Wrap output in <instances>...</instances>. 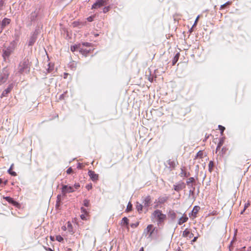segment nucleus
Returning a JSON list of instances; mask_svg holds the SVG:
<instances>
[{"instance_id":"nucleus-1","label":"nucleus","mask_w":251,"mask_h":251,"mask_svg":"<svg viewBox=\"0 0 251 251\" xmlns=\"http://www.w3.org/2000/svg\"><path fill=\"white\" fill-rule=\"evenodd\" d=\"M151 218L155 220L157 225H159L163 223L167 219V216L162 213V211L159 209L154 210L152 214Z\"/></svg>"},{"instance_id":"nucleus-2","label":"nucleus","mask_w":251,"mask_h":251,"mask_svg":"<svg viewBox=\"0 0 251 251\" xmlns=\"http://www.w3.org/2000/svg\"><path fill=\"white\" fill-rule=\"evenodd\" d=\"M9 74V71L6 68H4L2 70V72L0 74V85L6 82Z\"/></svg>"},{"instance_id":"nucleus-3","label":"nucleus","mask_w":251,"mask_h":251,"mask_svg":"<svg viewBox=\"0 0 251 251\" xmlns=\"http://www.w3.org/2000/svg\"><path fill=\"white\" fill-rule=\"evenodd\" d=\"M14 50V47L9 46L6 48H4L3 49L2 51V57L4 60H6L7 59H8L10 55L12 53V52Z\"/></svg>"},{"instance_id":"nucleus-4","label":"nucleus","mask_w":251,"mask_h":251,"mask_svg":"<svg viewBox=\"0 0 251 251\" xmlns=\"http://www.w3.org/2000/svg\"><path fill=\"white\" fill-rule=\"evenodd\" d=\"M29 71V67L27 62L25 61H24L21 62L19 66V72L21 74H23V73Z\"/></svg>"},{"instance_id":"nucleus-5","label":"nucleus","mask_w":251,"mask_h":251,"mask_svg":"<svg viewBox=\"0 0 251 251\" xmlns=\"http://www.w3.org/2000/svg\"><path fill=\"white\" fill-rule=\"evenodd\" d=\"M108 0H97L93 4L92 9H98L104 6Z\"/></svg>"},{"instance_id":"nucleus-6","label":"nucleus","mask_w":251,"mask_h":251,"mask_svg":"<svg viewBox=\"0 0 251 251\" xmlns=\"http://www.w3.org/2000/svg\"><path fill=\"white\" fill-rule=\"evenodd\" d=\"M185 187L186 185L183 181H179L174 185V189L177 192H179L182 190L185 189Z\"/></svg>"},{"instance_id":"nucleus-7","label":"nucleus","mask_w":251,"mask_h":251,"mask_svg":"<svg viewBox=\"0 0 251 251\" xmlns=\"http://www.w3.org/2000/svg\"><path fill=\"white\" fill-rule=\"evenodd\" d=\"M152 202V198L151 196L148 195L145 197L143 201V203L145 207L148 208L151 205Z\"/></svg>"},{"instance_id":"nucleus-8","label":"nucleus","mask_w":251,"mask_h":251,"mask_svg":"<svg viewBox=\"0 0 251 251\" xmlns=\"http://www.w3.org/2000/svg\"><path fill=\"white\" fill-rule=\"evenodd\" d=\"M74 191V188L72 186H68V185H63L62 188V193L64 195L67 193H72Z\"/></svg>"},{"instance_id":"nucleus-9","label":"nucleus","mask_w":251,"mask_h":251,"mask_svg":"<svg viewBox=\"0 0 251 251\" xmlns=\"http://www.w3.org/2000/svg\"><path fill=\"white\" fill-rule=\"evenodd\" d=\"M88 175L93 181H97L99 179V175L96 174L94 171L89 170Z\"/></svg>"},{"instance_id":"nucleus-10","label":"nucleus","mask_w":251,"mask_h":251,"mask_svg":"<svg viewBox=\"0 0 251 251\" xmlns=\"http://www.w3.org/2000/svg\"><path fill=\"white\" fill-rule=\"evenodd\" d=\"M3 199L7 201L9 203L12 204L13 205L17 207H20V204L18 202L14 201L12 198L10 197H3Z\"/></svg>"},{"instance_id":"nucleus-11","label":"nucleus","mask_w":251,"mask_h":251,"mask_svg":"<svg viewBox=\"0 0 251 251\" xmlns=\"http://www.w3.org/2000/svg\"><path fill=\"white\" fill-rule=\"evenodd\" d=\"M13 84H9L8 87L2 92L1 95V98L6 97L7 95L11 92V91L13 89Z\"/></svg>"},{"instance_id":"nucleus-12","label":"nucleus","mask_w":251,"mask_h":251,"mask_svg":"<svg viewBox=\"0 0 251 251\" xmlns=\"http://www.w3.org/2000/svg\"><path fill=\"white\" fill-rule=\"evenodd\" d=\"M182 236L184 237L191 239L194 236V234L190 232L189 229L186 228L183 231Z\"/></svg>"},{"instance_id":"nucleus-13","label":"nucleus","mask_w":251,"mask_h":251,"mask_svg":"<svg viewBox=\"0 0 251 251\" xmlns=\"http://www.w3.org/2000/svg\"><path fill=\"white\" fill-rule=\"evenodd\" d=\"M180 170L181 172L180 173V176L181 177H187L190 175V173L187 172L186 168H185V167H181Z\"/></svg>"},{"instance_id":"nucleus-14","label":"nucleus","mask_w":251,"mask_h":251,"mask_svg":"<svg viewBox=\"0 0 251 251\" xmlns=\"http://www.w3.org/2000/svg\"><path fill=\"white\" fill-rule=\"evenodd\" d=\"M169 199L168 196H162L158 198V203L160 204H163L166 202Z\"/></svg>"},{"instance_id":"nucleus-15","label":"nucleus","mask_w":251,"mask_h":251,"mask_svg":"<svg viewBox=\"0 0 251 251\" xmlns=\"http://www.w3.org/2000/svg\"><path fill=\"white\" fill-rule=\"evenodd\" d=\"M145 231H147L148 233H149V236L151 237L154 231V229H153V225H149L147 226L146 229H145Z\"/></svg>"},{"instance_id":"nucleus-16","label":"nucleus","mask_w":251,"mask_h":251,"mask_svg":"<svg viewBox=\"0 0 251 251\" xmlns=\"http://www.w3.org/2000/svg\"><path fill=\"white\" fill-rule=\"evenodd\" d=\"M10 19H8L7 18H5L3 19V20L2 21V23H1V28H2V29H3V28L6 25H9L10 23Z\"/></svg>"},{"instance_id":"nucleus-17","label":"nucleus","mask_w":251,"mask_h":251,"mask_svg":"<svg viewBox=\"0 0 251 251\" xmlns=\"http://www.w3.org/2000/svg\"><path fill=\"white\" fill-rule=\"evenodd\" d=\"M82 46L81 43H79L71 47V50L74 52L77 50H80V47Z\"/></svg>"},{"instance_id":"nucleus-18","label":"nucleus","mask_w":251,"mask_h":251,"mask_svg":"<svg viewBox=\"0 0 251 251\" xmlns=\"http://www.w3.org/2000/svg\"><path fill=\"white\" fill-rule=\"evenodd\" d=\"M188 220V218L186 216V215L183 216L179 219L178 224L179 225H181L182 224L186 222Z\"/></svg>"},{"instance_id":"nucleus-19","label":"nucleus","mask_w":251,"mask_h":251,"mask_svg":"<svg viewBox=\"0 0 251 251\" xmlns=\"http://www.w3.org/2000/svg\"><path fill=\"white\" fill-rule=\"evenodd\" d=\"M90 51V50H87L81 46L79 52L83 55H86Z\"/></svg>"},{"instance_id":"nucleus-20","label":"nucleus","mask_w":251,"mask_h":251,"mask_svg":"<svg viewBox=\"0 0 251 251\" xmlns=\"http://www.w3.org/2000/svg\"><path fill=\"white\" fill-rule=\"evenodd\" d=\"M224 143V139L223 138H221L216 148V152L218 151L219 150H220V148L223 145Z\"/></svg>"},{"instance_id":"nucleus-21","label":"nucleus","mask_w":251,"mask_h":251,"mask_svg":"<svg viewBox=\"0 0 251 251\" xmlns=\"http://www.w3.org/2000/svg\"><path fill=\"white\" fill-rule=\"evenodd\" d=\"M180 56V53L179 52L177 53L174 57V59L172 61L173 65H175L176 63L178 61L179 57Z\"/></svg>"},{"instance_id":"nucleus-22","label":"nucleus","mask_w":251,"mask_h":251,"mask_svg":"<svg viewBox=\"0 0 251 251\" xmlns=\"http://www.w3.org/2000/svg\"><path fill=\"white\" fill-rule=\"evenodd\" d=\"M67 230L70 233H73V226L72 223L69 221L67 223Z\"/></svg>"},{"instance_id":"nucleus-23","label":"nucleus","mask_w":251,"mask_h":251,"mask_svg":"<svg viewBox=\"0 0 251 251\" xmlns=\"http://www.w3.org/2000/svg\"><path fill=\"white\" fill-rule=\"evenodd\" d=\"M168 216L172 219H175L176 218V214L173 210H170L168 213Z\"/></svg>"},{"instance_id":"nucleus-24","label":"nucleus","mask_w":251,"mask_h":251,"mask_svg":"<svg viewBox=\"0 0 251 251\" xmlns=\"http://www.w3.org/2000/svg\"><path fill=\"white\" fill-rule=\"evenodd\" d=\"M200 209V207L199 206H194L192 210V214L194 215L195 217H196L197 214L198 213Z\"/></svg>"},{"instance_id":"nucleus-25","label":"nucleus","mask_w":251,"mask_h":251,"mask_svg":"<svg viewBox=\"0 0 251 251\" xmlns=\"http://www.w3.org/2000/svg\"><path fill=\"white\" fill-rule=\"evenodd\" d=\"M203 157V152L202 151H199L195 157L194 158V159H197V158H202Z\"/></svg>"},{"instance_id":"nucleus-26","label":"nucleus","mask_w":251,"mask_h":251,"mask_svg":"<svg viewBox=\"0 0 251 251\" xmlns=\"http://www.w3.org/2000/svg\"><path fill=\"white\" fill-rule=\"evenodd\" d=\"M37 15H38V14L36 11H34V12H32V13L31 14V15H30V20L31 21L35 20L36 19V18H37Z\"/></svg>"},{"instance_id":"nucleus-27","label":"nucleus","mask_w":251,"mask_h":251,"mask_svg":"<svg viewBox=\"0 0 251 251\" xmlns=\"http://www.w3.org/2000/svg\"><path fill=\"white\" fill-rule=\"evenodd\" d=\"M195 182V178L193 177L189 178L187 181L186 184L187 185H190L191 183H194Z\"/></svg>"},{"instance_id":"nucleus-28","label":"nucleus","mask_w":251,"mask_h":251,"mask_svg":"<svg viewBox=\"0 0 251 251\" xmlns=\"http://www.w3.org/2000/svg\"><path fill=\"white\" fill-rule=\"evenodd\" d=\"M144 206V205L137 202L136 204V209L138 210V211L141 212L142 211L143 207Z\"/></svg>"},{"instance_id":"nucleus-29","label":"nucleus","mask_w":251,"mask_h":251,"mask_svg":"<svg viewBox=\"0 0 251 251\" xmlns=\"http://www.w3.org/2000/svg\"><path fill=\"white\" fill-rule=\"evenodd\" d=\"M89 216V213H82L80 215V218L83 220H87Z\"/></svg>"},{"instance_id":"nucleus-30","label":"nucleus","mask_w":251,"mask_h":251,"mask_svg":"<svg viewBox=\"0 0 251 251\" xmlns=\"http://www.w3.org/2000/svg\"><path fill=\"white\" fill-rule=\"evenodd\" d=\"M128 219L126 217H124L122 220V224L126 226L128 224Z\"/></svg>"},{"instance_id":"nucleus-31","label":"nucleus","mask_w":251,"mask_h":251,"mask_svg":"<svg viewBox=\"0 0 251 251\" xmlns=\"http://www.w3.org/2000/svg\"><path fill=\"white\" fill-rule=\"evenodd\" d=\"M213 167H214V163L213 161H210L209 163V164H208V168H209V171L211 172H212L213 169Z\"/></svg>"},{"instance_id":"nucleus-32","label":"nucleus","mask_w":251,"mask_h":251,"mask_svg":"<svg viewBox=\"0 0 251 251\" xmlns=\"http://www.w3.org/2000/svg\"><path fill=\"white\" fill-rule=\"evenodd\" d=\"M231 3V2L228 1L226 2V3L222 5L220 7V9H223L225 8L227 6L230 5Z\"/></svg>"},{"instance_id":"nucleus-33","label":"nucleus","mask_w":251,"mask_h":251,"mask_svg":"<svg viewBox=\"0 0 251 251\" xmlns=\"http://www.w3.org/2000/svg\"><path fill=\"white\" fill-rule=\"evenodd\" d=\"M132 205L131 203L130 202H129L127 205L126 210L127 212L130 211L132 210Z\"/></svg>"},{"instance_id":"nucleus-34","label":"nucleus","mask_w":251,"mask_h":251,"mask_svg":"<svg viewBox=\"0 0 251 251\" xmlns=\"http://www.w3.org/2000/svg\"><path fill=\"white\" fill-rule=\"evenodd\" d=\"M56 240L59 242H62L64 239L61 235H58L56 236Z\"/></svg>"},{"instance_id":"nucleus-35","label":"nucleus","mask_w":251,"mask_h":251,"mask_svg":"<svg viewBox=\"0 0 251 251\" xmlns=\"http://www.w3.org/2000/svg\"><path fill=\"white\" fill-rule=\"evenodd\" d=\"M12 166H11L10 169L8 170V173L12 176H16L17 174L15 172L12 171Z\"/></svg>"},{"instance_id":"nucleus-36","label":"nucleus","mask_w":251,"mask_h":251,"mask_svg":"<svg viewBox=\"0 0 251 251\" xmlns=\"http://www.w3.org/2000/svg\"><path fill=\"white\" fill-rule=\"evenodd\" d=\"M81 44L82 45V47H83V48L84 47H90L92 46V44L88 42L81 43Z\"/></svg>"},{"instance_id":"nucleus-37","label":"nucleus","mask_w":251,"mask_h":251,"mask_svg":"<svg viewBox=\"0 0 251 251\" xmlns=\"http://www.w3.org/2000/svg\"><path fill=\"white\" fill-rule=\"evenodd\" d=\"M83 204L85 206L88 207L90 206V201L88 200L85 199L83 201Z\"/></svg>"},{"instance_id":"nucleus-38","label":"nucleus","mask_w":251,"mask_h":251,"mask_svg":"<svg viewBox=\"0 0 251 251\" xmlns=\"http://www.w3.org/2000/svg\"><path fill=\"white\" fill-rule=\"evenodd\" d=\"M219 129L221 131V134L222 135L223 134V132L225 129V127L221 125H219L218 126Z\"/></svg>"},{"instance_id":"nucleus-39","label":"nucleus","mask_w":251,"mask_h":251,"mask_svg":"<svg viewBox=\"0 0 251 251\" xmlns=\"http://www.w3.org/2000/svg\"><path fill=\"white\" fill-rule=\"evenodd\" d=\"M109 9H110L109 6L105 7L103 9V12L105 13L107 12L109 10Z\"/></svg>"},{"instance_id":"nucleus-40","label":"nucleus","mask_w":251,"mask_h":251,"mask_svg":"<svg viewBox=\"0 0 251 251\" xmlns=\"http://www.w3.org/2000/svg\"><path fill=\"white\" fill-rule=\"evenodd\" d=\"M86 188L88 190H91L92 188V184L91 183H89V184H88L87 185H86Z\"/></svg>"},{"instance_id":"nucleus-41","label":"nucleus","mask_w":251,"mask_h":251,"mask_svg":"<svg viewBox=\"0 0 251 251\" xmlns=\"http://www.w3.org/2000/svg\"><path fill=\"white\" fill-rule=\"evenodd\" d=\"M73 172V171L71 167H70L69 168H68L66 171V173L67 174H71Z\"/></svg>"},{"instance_id":"nucleus-42","label":"nucleus","mask_w":251,"mask_h":251,"mask_svg":"<svg viewBox=\"0 0 251 251\" xmlns=\"http://www.w3.org/2000/svg\"><path fill=\"white\" fill-rule=\"evenodd\" d=\"M80 210L82 213H88L86 209L83 207H81Z\"/></svg>"},{"instance_id":"nucleus-43","label":"nucleus","mask_w":251,"mask_h":251,"mask_svg":"<svg viewBox=\"0 0 251 251\" xmlns=\"http://www.w3.org/2000/svg\"><path fill=\"white\" fill-rule=\"evenodd\" d=\"M74 187L75 188V189H78L79 187H80V185L78 183H75L74 184Z\"/></svg>"},{"instance_id":"nucleus-44","label":"nucleus","mask_w":251,"mask_h":251,"mask_svg":"<svg viewBox=\"0 0 251 251\" xmlns=\"http://www.w3.org/2000/svg\"><path fill=\"white\" fill-rule=\"evenodd\" d=\"M61 201V196L60 195H58L57 196V203H59Z\"/></svg>"},{"instance_id":"nucleus-45","label":"nucleus","mask_w":251,"mask_h":251,"mask_svg":"<svg viewBox=\"0 0 251 251\" xmlns=\"http://www.w3.org/2000/svg\"><path fill=\"white\" fill-rule=\"evenodd\" d=\"M93 17H89L88 18H87V20L89 21V22H92L93 21Z\"/></svg>"},{"instance_id":"nucleus-46","label":"nucleus","mask_w":251,"mask_h":251,"mask_svg":"<svg viewBox=\"0 0 251 251\" xmlns=\"http://www.w3.org/2000/svg\"><path fill=\"white\" fill-rule=\"evenodd\" d=\"M45 249L47 251H53L50 248L45 247Z\"/></svg>"},{"instance_id":"nucleus-47","label":"nucleus","mask_w":251,"mask_h":251,"mask_svg":"<svg viewBox=\"0 0 251 251\" xmlns=\"http://www.w3.org/2000/svg\"><path fill=\"white\" fill-rule=\"evenodd\" d=\"M61 228L64 231H66L67 229V227L66 226H62Z\"/></svg>"},{"instance_id":"nucleus-48","label":"nucleus","mask_w":251,"mask_h":251,"mask_svg":"<svg viewBox=\"0 0 251 251\" xmlns=\"http://www.w3.org/2000/svg\"><path fill=\"white\" fill-rule=\"evenodd\" d=\"M249 203H247V204H245V207H244V211H245V210L246 209V208H247L249 205Z\"/></svg>"},{"instance_id":"nucleus-49","label":"nucleus","mask_w":251,"mask_h":251,"mask_svg":"<svg viewBox=\"0 0 251 251\" xmlns=\"http://www.w3.org/2000/svg\"><path fill=\"white\" fill-rule=\"evenodd\" d=\"M198 237H195L194 238V239L192 240V242H195L197 241V239Z\"/></svg>"},{"instance_id":"nucleus-50","label":"nucleus","mask_w":251,"mask_h":251,"mask_svg":"<svg viewBox=\"0 0 251 251\" xmlns=\"http://www.w3.org/2000/svg\"><path fill=\"white\" fill-rule=\"evenodd\" d=\"M4 4V2L3 1H2V0H1L0 2V7L1 6H2Z\"/></svg>"},{"instance_id":"nucleus-51","label":"nucleus","mask_w":251,"mask_h":251,"mask_svg":"<svg viewBox=\"0 0 251 251\" xmlns=\"http://www.w3.org/2000/svg\"><path fill=\"white\" fill-rule=\"evenodd\" d=\"M222 151L223 152V153H225L226 151V148H223L222 150Z\"/></svg>"},{"instance_id":"nucleus-52","label":"nucleus","mask_w":251,"mask_h":251,"mask_svg":"<svg viewBox=\"0 0 251 251\" xmlns=\"http://www.w3.org/2000/svg\"><path fill=\"white\" fill-rule=\"evenodd\" d=\"M50 239L52 241H54V238L53 236H50Z\"/></svg>"},{"instance_id":"nucleus-53","label":"nucleus","mask_w":251,"mask_h":251,"mask_svg":"<svg viewBox=\"0 0 251 251\" xmlns=\"http://www.w3.org/2000/svg\"><path fill=\"white\" fill-rule=\"evenodd\" d=\"M199 18V16H198L197 18H196V20H195V25L197 24L198 21V19Z\"/></svg>"},{"instance_id":"nucleus-54","label":"nucleus","mask_w":251,"mask_h":251,"mask_svg":"<svg viewBox=\"0 0 251 251\" xmlns=\"http://www.w3.org/2000/svg\"><path fill=\"white\" fill-rule=\"evenodd\" d=\"M169 164H170V165L172 166L173 167H174L173 165L174 164L175 165V163L173 162H171V163L169 162Z\"/></svg>"},{"instance_id":"nucleus-55","label":"nucleus","mask_w":251,"mask_h":251,"mask_svg":"<svg viewBox=\"0 0 251 251\" xmlns=\"http://www.w3.org/2000/svg\"><path fill=\"white\" fill-rule=\"evenodd\" d=\"M68 75L67 73H64V78H66L67 77V75Z\"/></svg>"},{"instance_id":"nucleus-56","label":"nucleus","mask_w":251,"mask_h":251,"mask_svg":"<svg viewBox=\"0 0 251 251\" xmlns=\"http://www.w3.org/2000/svg\"><path fill=\"white\" fill-rule=\"evenodd\" d=\"M139 251H144V248H143V247H142V248L140 249Z\"/></svg>"},{"instance_id":"nucleus-57","label":"nucleus","mask_w":251,"mask_h":251,"mask_svg":"<svg viewBox=\"0 0 251 251\" xmlns=\"http://www.w3.org/2000/svg\"><path fill=\"white\" fill-rule=\"evenodd\" d=\"M2 182V179L1 178H0V183H1Z\"/></svg>"}]
</instances>
